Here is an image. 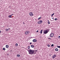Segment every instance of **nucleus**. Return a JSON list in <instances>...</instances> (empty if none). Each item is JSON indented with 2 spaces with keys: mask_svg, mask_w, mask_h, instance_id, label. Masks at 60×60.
Returning <instances> with one entry per match:
<instances>
[{
  "mask_svg": "<svg viewBox=\"0 0 60 60\" xmlns=\"http://www.w3.org/2000/svg\"><path fill=\"white\" fill-rule=\"evenodd\" d=\"M1 33V31L0 30V33Z\"/></svg>",
  "mask_w": 60,
  "mask_h": 60,
  "instance_id": "nucleus-36",
  "label": "nucleus"
},
{
  "mask_svg": "<svg viewBox=\"0 0 60 60\" xmlns=\"http://www.w3.org/2000/svg\"><path fill=\"white\" fill-rule=\"evenodd\" d=\"M8 29H9V30H10V28H9Z\"/></svg>",
  "mask_w": 60,
  "mask_h": 60,
  "instance_id": "nucleus-33",
  "label": "nucleus"
},
{
  "mask_svg": "<svg viewBox=\"0 0 60 60\" xmlns=\"http://www.w3.org/2000/svg\"><path fill=\"white\" fill-rule=\"evenodd\" d=\"M29 15L31 16H33L34 15V14H33L32 12H30L29 13Z\"/></svg>",
  "mask_w": 60,
  "mask_h": 60,
  "instance_id": "nucleus-5",
  "label": "nucleus"
},
{
  "mask_svg": "<svg viewBox=\"0 0 60 60\" xmlns=\"http://www.w3.org/2000/svg\"><path fill=\"white\" fill-rule=\"evenodd\" d=\"M48 22H49V20H48Z\"/></svg>",
  "mask_w": 60,
  "mask_h": 60,
  "instance_id": "nucleus-34",
  "label": "nucleus"
},
{
  "mask_svg": "<svg viewBox=\"0 0 60 60\" xmlns=\"http://www.w3.org/2000/svg\"><path fill=\"white\" fill-rule=\"evenodd\" d=\"M43 31V30H41L40 31V34H42V31Z\"/></svg>",
  "mask_w": 60,
  "mask_h": 60,
  "instance_id": "nucleus-13",
  "label": "nucleus"
},
{
  "mask_svg": "<svg viewBox=\"0 0 60 60\" xmlns=\"http://www.w3.org/2000/svg\"><path fill=\"white\" fill-rule=\"evenodd\" d=\"M58 38H59V39H60V36H58Z\"/></svg>",
  "mask_w": 60,
  "mask_h": 60,
  "instance_id": "nucleus-26",
  "label": "nucleus"
},
{
  "mask_svg": "<svg viewBox=\"0 0 60 60\" xmlns=\"http://www.w3.org/2000/svg\"><path fill=\"white\" fill-rule=\"evenodd\" d=\"M41 19V17H39L38 18V20H39V19Z\"/></svg>",
  "mask_w": 60,
  "mask_h": 60,
  "instance_id": "nucleus-14",
  "label": "nucleus"
},
{
  "mask_svg": "<svg viewBox=\"0 0 60 60\" xmlns=\"http://www.w3.org/2000/svg\"><path fill=\"white\" fill-rule=\"evenodd\" d=\"M17 56L18 57H19V56H20V55L19 54H18L17 55Z\"/></svg>",
  "mask_w": 60,
  "mask_h": 60,
  "instance_id": "nucleus-19",
  "label": "nucleus"
},
{
  "mask_svg": "<svg viewBox=\"0 0 60 60\" xmlns=\"http://www.w3.org/2000/svg\"><path fill=\"white\" fill-rule=\"evenodd\" d=\"M30 33V32L29 31H26L25 33V34H29V33Z\"/></svg>",
  "mask_w": 60,
  "mask_h": 60,
  "instance_id": "nucleus-6",
  "label": "nucleus"
},
{
  "mask_svg": "<svg viewBox=\"0 0 60 60\" xmlns=\"http://www.w3.org/2000/svg\"><path fill=\"white\" fill-rule=\"evenodd\" d=\"M44 34H46L48 33V30H46L45 31L43 32Z\"/></svg>",
  "mask_w": 60,
  "mask_h": 60,
  "instance_id": "nucleus-4",
  "label": "nucleus"
},
{
  "mask_svg": "<svg viewBox=\"0 0 60 60\" xmlns=\"http://www.w3.org/2000/svg\"><path fill=\"white\" fill-rule=\"evenodd\" d=\"M51 47H54V44H52L51 45Z\"/></svg>",
  "mask_w": 60,
  "mask_h": 60,
  "instance_id": "nucleus-22",
  "label": "nucleus"
},
{
  "mask_svg": "<svg viewBox=\"0 0 60 60\" xmlns=\"http://www.w3.org/2000/svg\"><path fill=\"white\" fill-rule=\"evenodd\" d=\"M48 39H49V40H50H50H51V38H48Z\"/></svg>",
  "mask_w": 60,
  "mask_h": 60,
  "instance_id": "nucleus-25",
  "label": "nucleus"
},
{
  "mask_svg": "<svg viewBox=\"0 0 60 60\" xmlns=\"http://www.w3.org/2000/svg\"><path fill=\"white\" fill-rule=\"evenodd\" d=\"M55 50L56 51H58V49L57 48H56L55 49Z\"/></svg>",
  "mask_w": 60,
  "mask_h": 60,
  "instance_id": "nucleus-10",
  "label": "nucleus"
},
{
  "mask_svg": "<svg viewBox=\"0 0 60 60\" xmlns=\"http://www.w3.org/2000/svg\"><path fill=\"white\" fill-rule=\"evenodd\" d=\"M42 23V20H40L38 22V23L39 24H41Z\"/></svg>",
  "mask_w": 60,
  "mask_h": 60,
  "instance_id": "nucleus-3",
  "label": "nucleus"
},
{
  "mask_svg": "<svg viewBox=\"0 0 60 60\" xmlns=\"http://www.w3.org/2000/svg\"><path fill=\"white\" fill-rule=\"evenodd\" d=\"M58 20V19H57V18H55L54 19L55 20Z\"/></svg>",
  "mask_w": 60,
  "mask_h": 60,
  "instance_id": "nucleus-20",
  "label": "nucleus"
},
{
  "mask_svg": "<svg viewBox=\"0 0 60 60\" xmlns=\"http://www.w3.org/2000/svg\"><path fill=\"white\" fill-rule=\"evenodd\" d=\"M12 17V16L11 15H9L8 16V17L9 18H12V17Z\"/></svg>",
  "mask_w": 60,
  "mask_h": 60,
  "instance_id": "nucleus-12",
  "label": "nucleus"
},
{
  "mask_svg": "<svg viewBox=\"0 0 60 60\" xmlns=\"http://www.w3.org/2000/svg\"><path fill=\"white\" fill-rule=\"evenodd\" d=\"M28 49H30V46H28Z\"/></svg>",
  "mask_w": 60,
  "mask_h": 60,
  "instance_id": "nucleus-21",
  "label": "nucleus"
},
{
  "mask_svg": "<svg viewBox=\"0 0 60 60\" xmlns=\"http://www.w3.org/2000/svg\"><path fill=\"white\" fill-rule=\"evenodd\" d=\"M38 30H37L36 31V32H37H37H38Z\"/></svg>",
  "mask_w": 60,
  "mask_h": 60,
  "instance_id": "nucleus-29",
  "label": "nucleus"
},
{
  "mask_svg": "<svg viewBox=\"0 0 60 60\" xmlns=\"http://www.w3.org/2000/svg\"><path fill=\"white\" fill-rule=\"evenodd\" d=\"M48 23L49 24H50V22H48Z\"/></svg>",
  "mask_w": 60,
  "mask_h": 60,
  "instance_id": "nucleus-27",
  "label": "nucleus"
},
{
  "mask_svg": "<svg viewBox=\"0 0 60 60\" xmlns=\"http://www.w3.org/2000/svg\"><path fill=\"white\" fill-rule=\"evenodd\" d=\"M30 44H32V43H30Z\"/></svg>",
  "mask_w": 60,
  "mask_h": 60,
  "instance_id": "nucleus-30",
  "label": "nucleus"
},
{
  "mask_svg": "<svg viewBox=\"0 0 60 60\" xmlns=\"http://www.w3.org/2000/svg\"><path fill=\"white\" fill-rule=\"evenodd\" d=\"M3 49L4 50H5V48H3Z\"/></svg>",
  "mask_w": 60,
  "mask_h": 60,
  "instance_id": "nucleus-24",
  "label": "nucleus"
},
{
  "mask_svg": "<svg viewBox=\"0 0 60 60\" xmlns=\"http://www.w3.org/2000/svg\"><path fill=\"white\" fill-rule=\"evenodd\" d=\"M54 34L53 33H51L50 35V37H52L53 36V35Z\"/></svg>",
  "mask_w": 60,
  "mask_h": 60,
  "instance_id": "nucleus-2",
  "label": "nucleus"
},
{
  "mask_svg": "<svg viewBox=\"0 0 60 60\" xmlns=\"http://www.w3.org/2000/svg\"><path fill=\"white\" fill-rule=\"evenodd\" d=\"M31 48H34V45H31Z\"/></svg>",
  "mask_w": 60,
  "mask_h": 60,
  "instance_id": "nucleus-9",
  "label": "nucleus"
},
{
  "mask_svg": "<svg viewBox=\"0 0 60 60\" xmlns=\"http://www.w3.org/2000/svg\"><path fill=\"white\" fill-rule=\"evenodd\" d=\"M47 46H48V47H50V45H49V44L47 45Z\"/></svg>",
  "mask_w": 60,
  "mask_h": 60,
  "instance_id": "nucleus-17",
  "label": "nucleus"
},
{
  "mask_svg": "<svg viewBox=\"0 0 60 60\" xmlns=\"http://www.w3.org/2000/svg\"><path fill=\"white\" fill-rule=\"evenodd\" d=\"M54 37H55V36H54Z\"/></svg>",
  "mask_w": 60,
  "mask_h": 60,
  "instance_id": "nucleus-37",
  "label": "nucleus"
},
{
  "mask_svg": "<svg viewBox=\"0 0 60 60\" xmlns=\"http://www.w3.org/2000/svg\"><path fill=\"white\" fill-rule=\"evenodd\" d=\"M15 45L17 47V46H18V44L17 43H16L15 44Z\"/></svg>",
  "mask_w": 60,
  "mask_h": 60,
  "instance_id": "nucleus-18",
  "label": "nucleus"
},
{
  "mask_svg": "<svg viewBox=\"0 0 60 60\" xmlns=\"http://www.w3.org/2000/svg\"><path fill=\"white\" fill-rule=\"evenodd\" d=\"M14 15V14H12L11 15V16H12V15Z\"/></svg>",
  "mask_w": 60,
  "mask_h": 60,
  "instance_id": "nucleus-31",
  "label": "nucleus"
},
{
  "mask_svg": "<svg viewBox=\"0 0 60 60\" xmlns=\"http://www.w3.org/2000/svg\"><path fill=\"white\" fill-rule=\"evenodd\" d=\"M6 48H9V45H6Z\"/></svg>",
  "mask_w": 60,
  "mask_h": 60,
  "instance_id": "nucleus-11",
  "label": "nucleus"
},
{
  "mask_svg": "<svg viewBox=\"0 0 60 60\" xmlns=\"http://www.w3.org/2000/svg\"><path fill=\"white\" fill-rule=\"evenodd\" d=\"M29 54L30 55H33L34 53V50H31V49L29 50L28 51Z\"/></svg>",
  "mask_w": 60,
  "mask_h": 60,
  "instance_id": "nucleus-1",
  "label": "nucleus"
},
{
  "mask_svg": "<svg viewBox=\"0 0 60 60\" xmlns=\"http://www.w3.org/2000/svg\"><path fill=\"white\" fill-rule=\"evenodd\" d=\"M50 20H51V21H53V20H54V19H53Z\"/></svg>",
  "mask_w": 60,
  "mask_h": 60,
  "instance_id": "nucleus-28",
  "label": "nucleus"
},
{
  "mask_svg": "<svg viewBox=\"0 0 60 60\" xmlns=\"http://www.w3.org/2000/svg\"><path fill=\"white\" fill-rule=\"evenodd\" d=\"M52 18V19H54V17Z\"/></svg>",
  "mask_w": 60,
  "mask_h": 60,
  "instance_id": "nucleus-32",
  "label": "nucleus"
},
{
  "mask_svg": "<svg viewBox=\"0 0 60 60\" xmlns=\"http://www.w3.org/2000/svg\"><path fill=\"white\" fill-rule=\"evenodd\" d=\"M57 48H60V46H58L57 47Z\"/></svg>",
  "mask_w": 60,
  "mask_h": 60,
  "instance_id": "nucleus-23",
  "label": "nucleus"
},
{
  "mask_svg": "<svg viewBox=\"0 0 60 60\" xmlns=\"http://www.w3.org/2000/svg\"><path fill=\"white\" fill-rule=\"evenodd\" d=\"M55 57H56V55L54 54L52 56V58L54 59Z\"/></svg>",
  "mask_w": 60,
  "mask_h": 60,
  "instance_id": "nucleus-8",
  "label": "nucleus"
},
{
  "mask_svg": "<svg viewBox=\"0 0 60 60\" xmlns=\"http://www.w3.org/2000/svg\"><path fill=\"white\" fill-rule=\"evenodd\" d=\"M23 24H25V23H24V22H23Z\"/></svg>",
  "mask_w": 60,
  "mask_h": 60,
  "instance_id": "nucleus-35",
  "label": "nucleus"
},
{
  "mask_svg": "<svg viewBox=\"0 0 60 60\" xmlns=\"http://www.w3.org/2000/svg\"><path fill=\"white\" fill-rule=\"evenodd\" d=\"M8 30L9 29H6V32H8Z\"/></svg>",
  "mask_w": 60,
  "mask_h": 60,
  "instance_id": "nucleus-15",
  "label": "nucleus"
},
{
  "mask_svg": "<svg viewBox=\"0 0 60 60\" xmlns=\"http://www.w3.org/2000/svg\"><path fill=\"white\" fill-rule=\"evenodd\" d=\"M33 42H36L37 41V40L36 39H34L33 40Z\"/></svg>",
  "mask_w": 60,
  "mask_h": 60,
  "instance_id": "nucleus-7",
  "label": "nucleus"
},
{
  "mask_svg": "<svg viewBox=\"0 0 60 60\" xmlns=\"http://www.w3.org/2000/svg\"><path fill=\"white\" fill-rule=\"evenodd\" d=\"M54 14H55V13H53V14H52L51 15V17H52L54 15Z\"/></svg>",
  "mask_w": 60,
  "mask_h": 60,
  "instance_id": "nucleus-16",
  "label": "nucleus"
}]
</instances>
